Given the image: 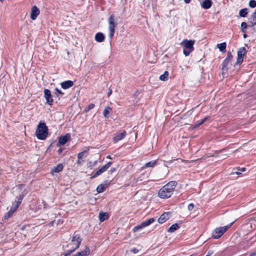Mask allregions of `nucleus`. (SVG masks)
I'll use <instances>...</instances> for the list:
<instances>
[{
	"label": "nucleus",
	"mask_w": 256,
	"mask_h": 256,
	"mask_svg": "<svg viewBox=\"0 0 256 256\" xmlns=\"http://www.w3.org/2000/svg\"><path fill=\"white\" fill-rule=\"evenodd\" d=\"M226 158V154L224 155L222 157V158L224 159Z\"/></svg>",
	"instance_id": "obj_51"
},
{
	"label": "nucleus",
	"mask_w": 256,
	"mask_h": 256,
	"mask_svg": "<svg viewBox=\"0 0 256 256\" xmlns=\"http://www.w3.org/2000/svg\"><path fill=\"white\" fill-rule=\"evenodd\" d=\"M247 36H248L246 34H244V35H243L244 38H247Z\"/></svg>",
	"instance_id": "obj_50"
},
{
	"label": "nucleus",
	"mask_w": 256,
	"mask_h": 256,
	"mask_svg": "<svg viewBox=\"0 0 256 256\" xmlns=\"http://www.w3.org/2000/svg\"><path fill=\"white\" fill-rule=\"evenodd\" d=\"M184 1L186 4H188L190 2V0H184Z\"/></svg>",
	"instance_id": "obj_47"
},
{
	"label": "nucleus",
	"mask_w": 256,
	"mask_h": 256,
	"mask_svg": "<svg viewBox=\"0 0 256 256\" xmlns=\"http://www.w3.org/2000/svg\"><path fill=\"white\" fill-rule=\"evenodd\" d=\"M62 152V150L60 149H59L58 150V152Z\"/></svg>",
	"instance_id": "obj_56"
},
{
	"label": "nucleus",
	"mask_w": 256,
	"mask_h": 256,
	"mask_svg": "<svg viewBox=\"0 0 256 256\" xmlns=\"http://www.w3.org/2000/svg\"><path fill=\"white\" fill-rule=\"evenodd\" d=\"M208 118L206 117V118H204V119L198 122H197L195 124L194 126L196 128V127H198V126H201L202 124L208 120Z\"/></svg>",
	"instance_id": "obj_33"
},
{
	"label": "nucleus",
	"mask_w": 256,
	"mask_h": 256,
	"mask_svg": "<svg viewBox=\"0 0 256 256\" xmlns=\"http://www.w3.org/2000/svg\"><path fill=\"white\" fill-rule=\"evenodd\" d=\"M248 12V8H244L240 10L239 12V16L240 17H246Z\"/></svg>",
	"instance_id": "obj_30"
},
{
	"label": "nucleus",
	"mask_w": 256,
	"mask_h": 256,
	"mask_svg": "<svg viewBox=\"0 0 256 256\" xmlns=\"http://www.w3.org/2000/svg\"><path fill=\"white\" fill-rule=\"evenodd\" d=\"M82 238L78 234H74L70 242L68 244L67 247L69 248L66 252V256H69L77 250L81 243Z\"/></svg>",
	"instance_id": "obj_2"
},
{
	"label": "nucleus",
	"mask_w": 256,
	"mask_h": 256,
	"mask_svg": "<svg viewBox=\"0 0 256 256\" xmlns=\"http://www.w3.org/2000/svg\"><path fill=\"white\" fill-rule=\"evenodd\" d=\"M222 150L220 151H216L215 152V154L213 155L214 156H218V154H219L220 152H222V151L224 150Z\"/></svg>",
	"instance_id": "obj_41"
},
{
	"label": "nucleus",
	"mask_w": 256,
	"mask_h": 256,
	"mask_svg": "<svg viewBox=\"0 0 256 256\" xmlns=\"http://www.w3.org/2000/svg\"><path fill=\"white\" fill-rule=\"evenodd\" d=\"M112 94V90L111 89H110L108 92V96H110Z\"/></svg>",
	"instance_id": "obj_45"
},
{
	"label": "nucleus",
	"mask_w": 256,
	"mask_h": 256,
	"mask_svg": "<svg viewBox=\"0 0 256 256\" xmlns=\"http://www.w3.org/2000/svg\"><path fill=\"white\" fill-rule=\"evenodd\" d=\"M48 135V128L44 122H40L36 130V136L38 140H44Z\"/></svg>",
	"instance_id": "obj_3"
},
{
	"label": "nucleus",
	"mask_w": 256,
	"mask_h": 256,
	"mask_svg": "<svg viewBox=\"0 0 256 256\" xmlns=\"http://www.w3.org/2000/svg\"><path fill=\"white\" fill-rule=\"evenodd\" d=\"M22 200H20L18 198V200L15 202L14 203H13L15 206H16V208H18L22 203Z\"/></svg>",
	"instance_id": "obj_37"
},
{
	"label": "nucleus",
	"mask_w": 256,
	"mask_h": 256,
	"mask_svg": "<svg viewBox=\"0 0 256 256\" xmlns=\"http://www.w3.org/2000/svg\"><path fill=\"white\" fill-rule=\"evenodd\" d=\"M248 20L250 24V25L248 26L252 27L256 25V10L254 12L250 15Z\"/></svg>",
	"instance_id": "obj_16"
},
{
	"label": "nucleus",
	"mask_w": 256,
	"mask_h": 256,
	"mask_svg": "<svg viewBox=\"0 0 256 256\" xmlns=\"http://www.w3.org/2000/svg\"><path fill=\"white\" fill-rule=\"evenodd\" d=\"M170 212H164L158 218V222L162 224L168 220L170 218Z\"/></svg>",
	"instance_id": "obj_12"
},
{
	"label": "nucleus",
	"mask_w": 256,
	"mask_h": 256,
	"mask_svg": "<svg viewBox=\"0 0 256 256\" xmlns=\"http://www.w3.org/2000/svg\"><path fill=\"white\" fill-rule=\"evenodd\" d=\"M112 164V162H109L106 164L102 168L99 169L92 176V178H94L104 173L106 171L108 170V169L110 166Z\"/></svg>",
	"instance_id": "obj_8"
},
{
	"label": "nucleus",
	"mask_w": 256,
	"mask_h": 256,
	"mask_svg": "<svg viewBox=\"0 0 256 256\" xmlns=\"http://www.w3.org/2000/svg\"><path fill=\"white\" fill-rule=\"evenodd\" d=\"M249 256H256V252L251 254Z\"/></svg>",
	"instance_id": "obj_49"
},
{
	"label": "nucleus",
	"mask_w": 256,
	"mask_h": 256,
	"mask_svg": "<svg viewBox=\"0 0 256 256\" xmlns=\"http://www.w3.org/2000/svg\"><path fill=\"white\" fill-rule=\"evenodd\" d=\"M194 204H188V210L191 211V210H192L194 209Z\"/></svg>",
	"instance_id": "obj_39"
},
{
	"label": "nucleus",
	"mask_w": 256,
	"mask_h": 256,
	"mask_svg": "<svg viewBox=\"0 0 256 256\" xmlns=\"http://www.w3.org/2000/svg\"><path fill=\"white\" fill-rule=\"evenodd\" d=\"M97 164V161H95L94 163V166L96 165Z\"/></svg>",
	"instance_id": "obj_54"
},
{
	"label": "nucleus",
	"mask_w": 256,
	"mask_h": 256,
	"mask_svg": "<svg viewBox=\"0 0 256 256\" xmlns=\"http://www.w3.org/2000/svg\"><path fill=\"white\" fill-rule=\"evenodd\" d=\"M178 184L176 180H172L164 186L158 191V196L161 198H168L173 194L174 191Z\"/></svg>",
	"instance_id": "obj_1"
},
{
	"label": "nucleus",
	"mask_w": 256,
	"mask_h": 256,
	"mask_svg": "<svg viewBox=\"0 0 256 256\" xmlns=\"http://www.w3.org/2000/svg\"><path fill=\"white\" fill-rule=\"evenodd\" d=\"M40 13V10L36 6H32L30 12V18L32 20H35Z\"/></svg>",
	"instance_id": "obj_11"
},
{
	"label": "nucleus",
	"mask_w": 256,
	"mask_h": 256,
	"mask_svg": "<svg viewBox=\"0 0 256 256\" xmlns=\"http://www.w3.org/2000/svg\"><path fill=\"white\" fill-rule=\"evenodd\" d=\"M55 90L58 94H61L62 96L64 94V92H62V90H59L58 88H56Z\"/></svg>",
	"instance_id": "obj_40"
},
{
	"label": "nucleus",
	"mask_w": 256,
	"mask_h": 256,
	"mask_svg": "<svg viewBox=\"0 0 256 256\" xmlns=\"http://www.w3.org/2000/svg\"><path fill=\"white\" fill-rule=\"evenodd\" d=\"M131 252L134 254H136L138 252V250L136 248H134L131 250Z\"/></svg>",
	"instance_id": "obj_42"
},
{
	"label": "nucleus",
	"mask_w": 256,
	"mask_h": 256,
	"mask_svg": "<svg viewBox=\"0 0 256 256\" xmlns=\"http://www.w3.org/2000/svg\"><path fill=\"white\" fill-rule=\"evenodd\" d=\"M126 133L125 130L123 131L120 134H116L114 138H113V142L114 143H116L118 141L122 140L126 136Z\"/></svg>",
	"instance_id": "obj_14"
},
{
	"label": "nucleus",
	"mask_w": 256,
	"mask_h": 256,
	"mask_svg": "<svg viewBox=\"0 0 256 256\" xmlns=\"http://www.w3.org/2000/svg\"><path fill=\"white\" fill-rule=\"evenodd\" d=\"M179 228V226L178 224H174L172 225L168 229V231L169 232H173Z\"/></svg>",
	"instance_id": "obj_29"
},
{
	"label": "nucleus",
	"mask_w": 256,
	"mask_h": 256,
	"mask_svg": "<svg viewBox=\"0 0 256 256\" xmlns=\"http://www.w3.org/2000/svg\"><path fill=\"white\" fill-rule=\"evenodd\" d=\"M106 185L100 184L96 188V191L98 193H101L102 192L106 189Z\"/></svg>",
	"instance_id": "obj_31"
},
{
	"label": "nucleus",
	"mask_w": 256,
	"mask_h": 256,
	"mask_svg": "<svg viewBox=\"0 0 256 256\" xmlns=\"http://www.w3.org/2000/svg\"><path fill=\"white\" fill-rule=\"evenodd\" d=\"M23 197L24 196L22 195H21V196H20L18 198L20 200H22V198H23Z\"/></svg>",
	"instance_id": "obj_46"
},
{
	"label": "nucleus",
	"mask_w": 256,
	"mask_h": 256,
	"mask_svg": "<svg viewBox=\"0 0 256 256\" xmlns=\"http://www.w3.org/2000/svg\"><path fill=\"white\" fill-rule=\"evenodd\" d=\"M157 163V160H152L150 162H149L147 163H146L144 166H143L144 168H153L154 167Z\"/></svg>",
	"instance_id": "obj_22"
},
{
	"label": "nucleus",
	"mask_w": 256,
	"mask_h": 256,
	"mask_svg": "<svg viewBox=\"0 0 256 256\" xmlns=\"http://www.w3.org/2000/svg\"><path fill=\"white\" fill-rule=\"evenodd\" d=\"M90 250L88 247L86 246L84 250L77 252L76 254V256H88L90 254Z\"/></svg>",
	"instance_id": "obj_18"
},
{
	"label": "nucleus",
	"mask_w": 256,
	"mask_h": 256,
	"mask_svg": "<svg viewBox=\"0 0 256 256\" xmlns=\"http://www.w3.org/2000/svg\"><path fill=\"white\" fill-rule=\"evenodd\" d=\"M61 86L63 89L66 90L70 88L74 85V82L72 80H66L60 84Z\"/></svg>",
	"instance_id": "obj_15"
},
{
	"label": "nucleus",
	"mask_w": 256,
	"mask_h": 256,
	"mask_svg": "<svg viewBox=\"0 0 256 256\" xmlns=\"http://www.w3.org/2000/svg\"><path fill=\"white\" fill-rule=\"evenodd\" d=\"M88 150H84V151H83V152H80L78 154V159H81L82 160V159L84 158H86L88 156Z\"/></svg>",
	"instance_id": "obj_28"
},
{
	"label": "nucleus",
	"mask_w": 256,
	"mask_h": 256,
	"mask_svg": "<svg viewBox=\"0 0 256 256\" xmlns=\"http://www.w3.org/2000/svg\"><path fill=\"white\" fill-rule=\"evenodd\" d=\"M172 160H170V161L167 162V163L170 164L172 163Z\"/></svg>",
	"instance_id": "obj_53"
},
{
	"label": "nucleus",
	"mask_w": 256,
	"mask_h": 256,
	"mask_svg": "<svg viewBox=\"0 0 256 256\" xmlns=\"http://www.w3.org/2000/svg\"><path fill=\"white\" fill-rule=\"evenodd\" d=\"M248 5L250 8H254L256 7V1L255 0H250Z\"/></svg>",
	"instance_id": "obj_35"
},
{
	"label": "nucleus",
	"mask_w": 256,
	"mask_h": 256,
	"mask_svg": "<svg viewBox=\"0 0 256 256\" xmlns=\"http://www.w3.org/2000/svg\"><path fill=\"white\" fill-rule=\"evenodd\" d=\"M108 22L109 30L108 36L111 39L114 36L116 31V28L117 26V23L115 20L114 15L112 14L110 16L108 19Z\"/></svg>",
	"instance_id": "obj_6"
},
{
	"label": "nucleus",
	"mask_w": 256,
	"mask_h": 256,
	"mask_svg": "<svg viewBox=\"0 0 256 256\" xmlns=\"http://www.w3.org/2000/svg\"><path fill=\"white\" fill-rule=\"evenodd\" d=\"M154 222V218H150L148 220H147L142 222V225L144 228L150 226V224L153 223Z\"/></svg>",
	"instance_id": "obj_26"
},
{
	"label": "nucleus",
	"mask_w": 256,
	"mask_h": 256,
	"mask_svg": "<svg viewBox=\"0 0 256 256\" xmlns=\"http://www.w3.org/2000/svg\"><path fill=\"white\" fill-rule=\"evenodd\" d=\"M0 2H3V1H4V0H0Z\"/></svg>",
	"instance_id": "obj_57"
},
{
	"label": "nucleus",
	"mask_w": 256,
	"mask_h": 256,
	"mask_svg": "<svg viewBox=\"0 0 256 256\" xmlns=\"http://www.w3.org/2000/svg\"><path fill=\"white\" fill-rule=\"evenodd\" d=\"M212 5L211 0H204L201 4L202 7L206 10L210 8Z\"/></svg>",
	"instance_id": "obj_19"
},
{
	"label": "nucleus",
	"mask_w": 256,
	"mask_h": 256,
	"mask_svg": "<svg viewBox=\"0 0 256 256\" xmlns=\"http://www.w3.org/2000/svg\"><path fill=\"white\" fill-rule=\"evenodd\" d=\"M212 254H213V252L210 250L208 252L206 256H212Z\"/></svg>",
	"instance_id": "obj_43"
},
{
	"label": "nucleus",
	"mask_w": 256,
	"mask_h": 256,
	"mask_svg": "<svg viewBox=\"0 0 256 256\" xmlns=\"http://www.w3.org/2000/svg\"><path fill=\"white\" fill-rule=\"evenodd\" d=\"M94 104H90L87 107V108L85 110V112H88L90 110L94 108Z\"/></svg>",
	"instance_id": "obj_36"
},
{
	"label": "nucleus",
	"mask_w": 256,
	"mask_h": 256,
	"mask_svg": "<svg viewBox=\"0 0 256 256\" xmlns=\"http://www.w3.org/2000/svg\"><path fill=\"white\" fill-rule=\"evenodd\" d=\"M112 111V109L108 106H106L103 112V114L104 118H108V114Z\"/></svg>",
	"instance_id": "obj_25"
},
{
	"label": "nucleus",
	"mask_w": 256,
	"mask_h": 256,
	"mask_svg": "<svg viewBox=\"0 0 256 256\" xmlns=\"http://www.w3.org/2000/svg\"><path fill=\"white\" fill-rule=\"evenodd\" d=\"M108 218V214L107 212H100L99 214L100 220L101 222H104Z\"/></svg>",
	"instance_id": "obj_21"
},
{
	"label": "nucleus",
	"mask_w": 256,
	"mask_h": 256,
	"mask_svg": "<svg viewBox=\"0 0 256 256\" xmlns=\"http://www.w3.org/2000/svg\"><path fill=\"white\" fill-rule=\"evenodd\" d=\"M238 170L234 172V173L237 175H240L242 174V172H244L246 170V168H242L241 169H238Z\"/></svg>",
	"instance_id": "obj_38"
},
{
	"label": "nucleus",
	"mask_w": 256,
	"mask_h": 256,
	"mask_svg": "<svg viewBox=\"0 0 256 256\" xmlns=\"http://www.w3.org/2000/svg\"><path fill=\"white\" fill-rule=\"evenodd\" d=\"M116 168H110V172L112 174L113 172H116Z\"/></svg>",
	"instance_id": "obj_44"
},
{
	"label": "nucleus",
	"mask_w": 256,
	"mask_h": 256,
	"mask_svg": "<svg viewBox=\"0 0 256 256\" xmlns=\"http://www.w3.org/2000/svg\"><path fill=\"white\" fill-rule=\"evenodd\" d=\"M70 138V134H66L64 136H60L58 139V144L64 145Z\"/></svg>",
	"instance_id": "obj_13"
},
{
	"label": "nucleus",
	"mask_w": 256,
	"mask_h": 256,
	"mask_svg": "<svg viewBox=\"0 0 256 256\" xmlns=\"http://www.w3.org/2000/svg\"><path fill=\"white\" fill-rule=\"evenodd\" d=\"M44 97L46 100V102L52 106L54 102V100L52 98V96L50 91L48 89H45L44 90Z\"/></svg>",
	"instance_id": "obj_10"
},
{
	"label": "nucleus",
	"mask_w": 256,
	"mask_h": 256,
	"mask_svg": "<svg viewBox=\"0 0 256 256\" xmlns=\"http://www.w3.org/2000/svg\"><path fill=\"white\" fill-rule=\"evenodd\" d=\"M248 25L246 22H242L240 25L241 31L242 32H246V30L247 28Z\"/></svg>",
	"instance_id": "obj_32"
},
{
	"label": "nucleus",
	"mask_w": 256,
	"mask_h": 256,
	"mask_svg": "<svg viewBox=\"0 0 256 256\" xmlns=\"http://www.w3.org/2000/svg\"><path fill=\"white\" fill-rule=\"evenodd\" d=\"M234 222H231L230 224L222 227L217 228L214 229L212 233V236L214 239L220 238L223 234L231 227Z\"/></svg>",
	"instance_id": "obj_5"
},
{
	"label": "nucleus",
	"mask_w": 256,
	"mask_h": 256,
	"mask_svg": "<svg viewBox=\"0 0 256 256\" xmlns=\"http://www.w3.org/2000/svg\"><path fill=\"white\" fill-rule=\"evenodd\" d=\"M77 163L78 164H81V163H82L81 159H78Z\"/></svg>",
	"instance_id": "obj_48"
},
{
	"label": "nucleus",
	"mask_w": 256,
	"mask_h": 256,
	"mask_svg": "<svg viewBox=\"0 0 256 256\" xmlns=\"http://www.w3.org/2000/svg\"><path fill=\"white\" fill-rule=\"evenodd\" d=\"M2 174V170H0V176Z\"/></svg>",
	"instance_id": "obj_55"
},
{
	"label": "nucleus",
	"mask_w": 256,
	"mask_h": 256,
	"mask_svg": "<svg viewBox=\"0 0 256 256\" xmlns=\"http://www.w3.org/2000/svg\"><path fill=\"white\" fill-rule=\"evenodd\" d=\"M64 256H66V254H65Z\"/></svg>",
	"instance_id": "obj_58"
},
{
	"label": "nucleus",
	"mask_w": 256,
	"mask_h": 256,
	"mask_svg": "<svg viewBox=\"0 0 256 256\" xmlns=\"http://www.w3.org/2000/svg\"><path fill=\"white\" fill-rule=\"evenodd\" d=\"M246 53V50L244 47L240 48L238 51V58L236 60L237 64H240L244 60V56Z\"/></svg>",
	"instance_id": "obj_9"
},
{
	"label": "nucleus",
	"mask_w": 256,
	"mask_h": 256,
	"mask_svg": "<svg viewBox=\"0 0 256 256\" xmlns=\"http://www.w3.org/2000/svg\"><path fill=\"white\" fill-rule=\"evenodd\" d=\"M232 59V55L230 52H228L227 56L224 60L222 64V70L226 71L228 70V66Z\"/></svg>",
	"instance_id": "obj_7"
},
{
	"label": "nucleus",
	"mask_w": 256,
	"mask_h": 256,
	"mask_svg": "<svg viewBox=\"0 0 256 256\" xmlns=\"http://www.w3.org/2000/svg\"><path fill=\"white\" fill-rule=\"evenodd\" d=\"M64 168V166L62 164H59L57 166L54 167L51 170V174H54V173H58L62 170Z\"/></svg>",
	"instance_id": "obj_17"
},
{
	"label": "nucleus",
	"mask_w": 256,
	"mask_h": 256,
	"mask_svg": "<svg viewBox=\"0 0 256 256\" xmlns=\"http://www.w3.org/2000/svg\"><path fill=\"white\" fill-rule=\"evenodd\" d=\"M194 40L186 39L184 40L180 43V45L183 46V53L186 56H189L194 50Z\"/></svg>",
	"instance_id": "obj_4"
},
{
	"label": "nucleus",
	"mask_w": 256,
	"mask_h": 256,
	"mask_svg": "<svg viewBox=\"0 0 256 256\" xmlns=\"http://www.w3.org/2000/svg\"><path fill=\"white\" fill-rule=\"evenodd\" d=\"M106 158H108V159H112V158H111L110 156H107Z\"/></svg>",
	"instance_id": "obj_52"
},
{
	"label": "nucleus",
	"mask_w": 256,
	"mask_h": 256,
	"mask_svg": "<svg viewBox=\"0 0 256 256\" xmlns=\"http://www.w3.org/2000/svg\"><path fill=\"white\" fill-rule=\"evenodd\" d=\"M104 40V36L102 32H98L95 36V40L98 42H102Z\"/></svg>",
	"instance_id": "obj_20"
},
{
	"label": "nucleus",
	"mask_w": 256,
	"mask_h": 256,
	"mask_svg": "<svg viewBox=\"0 0 256 256\" xmlns=\"http://www.w3.org/2000/svg\"><path fill=\"white\" fill-rule=\"evenodd\" d=\"M18 208H16V206L12 204V206L10 208V210L7 212L6 216H5V217L10 218L11 216L15 212V211L17 210Z\"/></svg>",
	"instance_id": "obj_24"
},
{
	"label": "nucleus",
	"mask_w": 256,
	"mask_h": 256,
	"mask_svg": "<svg viewBox=\"0 0 256 256\" xmlns=\"http://www.w3.org/2000/svg\"><path fill=\"white\" fill-rule=\"evenodd\" d=\"M226 44L222 42L217 44V48L219 49L220 51L222 52H226Z\"/></svg>",
	"instance_id": "obj_23"
},
{
	"label": "nucleus",
	"mask_w": 256,
	"mask_h": 256,
	"mask_svg": "<svg viewBox=\"0 0 256 256\" xmlns=\"http://www.w3.org/2000/svg\"><path fill=\"white\" fill-rule=\"evenodd\" d=\"M144 228V227L142 226V223L140 224L134 226L132 230H133L134 232H136L138 231L139 230L143 228Z\"/></svg>",
	"instance_id": "obj_34"
},
{
	"label": "nucleus",
	"mask_w": 256,
	"mask_h": 256,
	"mask_svg": "<svg viewBox=\"0 0 256 256\" xmlns=\"http://www.w3.org/2000/svg\"><path fill=\"white\" fill-rule=\"evenodd\" d=\"M169 73L165 71L164 73L160 76V80L162 81H166L168 80Z\"/></svg>",
	"instance_id": "obj_27"
}]
</instances>
